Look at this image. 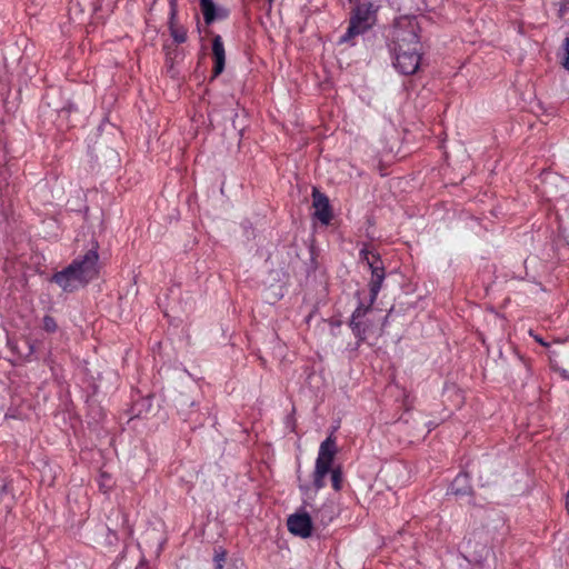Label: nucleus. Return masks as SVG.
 Here are the masks:
<instances>
[{
	"instance_id": "f257e3e1",
	"label": "nucleus",
	"mask_w": 569,
	"mask_h": 569,
	"mask_svg": "<svg viewBox=\"0 0 569 569\" xmlns=\"http://www.w3.org/2000/svg\"><path fill=\"white\" fill-rule=\"evenodd\" d=\"M390 49L395 68L403 74H413L421 63V43L418 23L413 18L402 17L392 30Z\"/></svg>"
},
{
	"instance_id": "f03ea898",
	"label": "nucleus",
	"mask_w": 569,
	"mask_h": 569,
	"mask_svg": "<svg viewBox=\"0 0 569 569\" xmlns=\"http://www.w3.org/2000/svg\"><path fill=\"white\" fill-rule=\"evenodd\" d=\"M97 248L88 250L69 267L57 272L52 280L64 291H73L97 278L99 273Z\"/></svg>"
},
{
	"instance_id": "7ed1b4c3",
	"label": "nucleus",
	"mask_w": 569,
	"mask_h": 569,
	"mask_svg": "<svg viewBox=\"0 0 569 569\" xmlns=\"http://www.w3.org/2000/svg\"><path fill=\"white\" fill-rule=\"evenodd\" d=\"M337 451L336 440L328 437L319 447L318 457L313 472V482L317 489L325 487V478L331 472V483L336 491L341 489L342 476L339 469H332L331 465Z\"/></svg>"
},
{
	"instance_id": "20e7f679",
	"label": "nucleus",
	"mask_w": 569,
	"mask_h": 569,
	"mask_svg": "<svg viewBox=\"0 0 569 569\" xmlns=\"http://www.w3.org/2000/svg\"><path fill=\"white\" fill-rule=\"evenodd\" d=\"M378 9L379 4L376 2L358 4L352 11L349 27L347 32L341 37V41H349L353 37L362 34L372 28L377 22Z\"/></svg>"
},
{
	"instance_id": "39448f33",
	"label": "nucleus",
	"mask_w": 569,
	"mask_h": 569,
	"mask_svg": "<svg viewBox=\"0 0 569 569\" xmlns=\"http://www.w3.org/2000/svg\"><path fill=\"white\" fill-rule=\"evenodd\" d=\"M288 530L300 538H309L312 533V520L306 511L290 515L287 520Z\"/></svg>"
},
{
	"instance_id": "423d86ee",
	"label": "nucleus",
	"mask_w": 569,
	"mask_h": 569,
	"mask_svg": "<svg viewBox=\"0 0 569 569\" xmlns=\"http://www.w3.org/2000/svg\"><path fill=\"white\" fill-rule=\"evenodd\" d=\"M312 204L315 208V217L322 223L328 224L331 219V211L328 198L316 188L312 191Z\"/></svg>"
},
{
	"instance_id": "0eeeda50",
	"label": "nucleus",
	"mask_w": 569,
	"mask_h": 569,
	"mask_svg": "<svg viewBox=\"0 0 569 569\" xmlns=\"http://www.w3.org/2000/svg\"><path fill=\"white\" fill-rule=\"evenodd\" d=\"M212 52L216 59L214 74L222 72L224 68V48L220 36H216L212 41Z\"/></svg>"
},
{
	"instance_id": "6e6552de",
	"label": "nucleus",
	"mask_w": 569,
	"mask_h": 569,
	"mask_svg": "<svg viewBox=\"0 0 569 569\" xmlns=\"http://www.w3.org/2000/svg\"><path fill=\"white\" fill-rule=\"evenodd\" d=\"M176 8L174 0H171V19H170V33L173 40L178 43H182L187 39V31L182 27L174 24Z\"/></svg>"
},
{
	"instance_id": "1a4fd4ad",
	"label": "nucleus",
	"mask_w": 569,
	"mask_h": 569,
	"mask_svg": "<svg viewBox=\"0 0 569 569\" xmlns=\"http://www.w3.org/2000/svg\"><path fill=\"white\" fill-rule=\"evenodd\" d=\"M469 489V479L467 475H459L453 480L449 491L453 496H463L468 493Z\"/></svg>"
},
{
	"instance_id": "9d476101",
	"label": "nucleus",
	"mask_w": 569,
	"mask_h": 569,
	"mask_svg": "<svg viewBox=\"0 0 569 569\" xmlns=\"http://www.w3.org/2000/svg\"><path fill=\"white\" fill-rule=\"evenodd\" d=\"M361 254L367 260V263H368L369 268L371 269V281L372 282H381L382 283L383 279H385V272H383L382 267L377 266L373 262H371L369 260L367 251L362 250Z\"/></svg>"
},
{
	"instance_id": "9b49d317",
	"label": "nucleus",
	"mask_w": 569,
	"mask_h": 569,
	"mask_svg": "<svg viewBox=\"0 0 569 569\" xmlns=\"http://www.w3.org/2000/svg\"><path fill=\"white\" fill-rule=\"evenodd\" d=\"M201 10L207 24L213 22L217 18L216 6L212 0H200Z\"/></svg>"
},
{
	"instance_id": "f8f14e48",
	"label": "nucleus",
	"mask_w": 569,
	"mask_h": 569,
	"mask_svg": "<svg viewBox=\"0 0 569 569\" xmlns=\"http://www.w3.org/2000/svg\"><path fill=\"white\" fill-rule=\"evenodd\" d=\"M366 311L367 309L359 307L352 313L350 326L352 327L355 333L359 337H361V335L365 333V330L361 328V322L359 319L365 316Z\"/></svg>"
},
{
	"instance_id": "ddd939ff",
	"label": "nucleus",
	"mask_w": 569,
	"mask_h": 569,
	"mask_svg": "<svg viewBox=\"0 0 569 569\" xmlns=\"http://www.w3.org/2000/svg\"><path fill=\"white\" fill-rule=\"evenodd\" d=\"M226 558H227V552L224 549H222V548L216 549L214 558H213L214 569H223Z\"/></svg>"
},
{
	"instance_id": "4468645a",
	"label": "nucleus",
	"mask_w": 569,
	"mask_h": 569,
	"mask_svg": "<svg viewBox=\"0 0 569 569\" xmlns=\"http://www.w3.org/2000/svg\"><path fill=\"white\" fill-rule=\"evenodd\" d=\"M42 326L48 332H54L58 328L56 320L50 316H46L43 318Z\"/></svg>"
},
{
	"instance_id": "2eb2a0df",
	"label": "nucleus",
	"mask_w": 569,
	"mask_h": 569,
	"mask_svg": "<svg viewBox=\"0 0 569 569\" xmlns=\"http://www.w3.org/2000/svg\"><path fill=\"white\" fill-rule=\"evenodd\" d=\"M381 282H372L370 281V293H371V303L376 300L378 292L381 288Z\"/></svg>"
},
{
	"instance_id": "dca6fc26",
	"label": "nucleus",
	"mask_w": 569,
	"mask_h": 569,
	"mask_svg": "<svg viewBox=\"0 0 569 569\" xmlns=\"http://www.w3.org/2000/svg\"><path fill=\"white\" fill-rule=\"evenodd\" d=\"M566 60L563 66L569 70V37L566 39Z\"/></svg>"
},
{
	"instance_id": "f3484780",
	"label": "nucleus",
	"mask_w": 569,
	"mask_h": 569,
	"mask_svg": "<svg viewBox=\"0 0 569 569\" xmlns=\"http://www.w3.org/2000/svg\"><path fill=\"white\" fill-rule=\"evenodd\" d=\"M530 336H531V337H533V339H535L537 342H539L540 345L546 346V342H545L540 337H538V336L533 335V332H532V331H530Z\"/></svg>"
}]
</instances>
